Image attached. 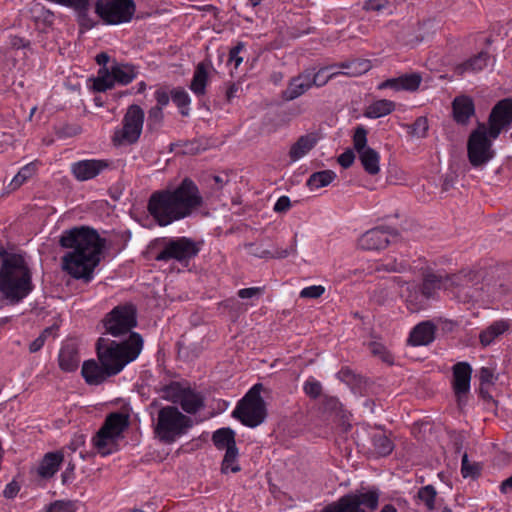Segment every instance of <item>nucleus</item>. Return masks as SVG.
Returning <instances> with one entry per match:
<instances>
[{
    "instance_id": "obj_53",
    "label": "nucleus",
    "mask_w": 512,
    "mask_h": 512,
    "mask_svg": "<svg viewBox=\"0 0 512 512\" xmlns=\"http://www.w3.org/2000/svg\"><path fill=\"white\" fill-rule=\"evenodd\" d=\"M325 292V287L322 285H312L305 287L300 291V297L306 299L320 298Z\"/></svg>"
},
{
    "instance_id": "obj_41",
    "label": "nucleus",
    "mask_w": 512,
    "mask_h": 512,
    "mask_svg": "<svg viewBox=\"0 0 512 512\" xmlns=\"http://www.w3.org/2000/svg\"><path fill=\"white\" fill-rule=\"evenodd\" d=\"M334 67H336V65H332V66H326V67H322L320 68L318 71H315L314 69H310V82H311V86H316V87H322L324 85H326L329 80H331L332 78H334L335 76L339 75L340 72H331L330 74H325L326 72H328L329 70L333 69Z\"/></svg>"
},
{
    "instance_id": "obj_6",
    "label": "nucleus",
    "mask_w": 512,
    "mask_h": 512,
    "mask_svg": "<svg viewBox=\"0 0 512 512\" xmlns=\"http://www.w3.org/2000/svg\"><path fill=\"white\" fill-rule=\"evenodd\" d=\"M192 426L193 420L176 406H164L157 412L154 433L160 441L170 444L185 435Z\"/></svg>"
},
{
    "instance_id": "obj_52",
    "label": "nucleus",
    "mask_w": 512,
    "mask_h": 512,
    "mask_svg": "<svg viewBox=\"0 0 512 512\" xmlns=\"http://www.w3.org/2000/svg\"><path fill=\"white\" fill-rule=\"evenodd\" d=\"M304 392L309 397L316 399L318 398L322 393V385L319 381L314 379H308L304 384Z\"/></svg>"
},
{
    "instance_id": "obj_31",
    "label": "nucleus",
    "mask_w": 512,
    "mask_h": 512,
    "mask_svg": "<svg viewBox=\"0 0 512 512\" xmlns=\"http://www.w3.org/2000/svg\"><path fill=\"white\" fill-rule=\"evenodd\" d=\"M209 66V63L200 62L195 68L189 88L196 96H203L206 93Z\"/></svg>"
},
{
    "instance_id": "obj_54",
    "label": "nucleus",
    "mask_w": 512,
    "mask_h": 512,
    "mask_svg": "<svg viewBox=\"0 0 512 512\" xmlns=\"http://www.w3.org/2000/svg\"><path fill=\"white\" fill-rule=\"evenodd\" d=\"M461 473L464 478L474 477L478 474V467L474 464H470L467 453H464L462 456Z\"/></svg>"
},
{
    "instance_id": "obj_7",
    "label": "nucleus",
    "mask_w": 512,
    "mask_h": 512,
    "mask_svg": "<svg viewBox=\"0 0 512 512\" xmlns=\"http://www.w3.org/2000/svg\"><path fill=\"white\" fill-rule=\"evenodd\" d=\"M154 246L158 249L154 256L156 261L168 262L174 260L185 265L195 258L201 249L198 242L185 236L158 238L155 240Z\"/></svg>"
},
{
    "instance_id": "obj_62",
    "label": "nucleus",
    "mask_w": 512,
    "mask_h": 512,
    "mask_svg": "<svg viewBox=\"0 0 512 512\" xmlns=\"http://www.w3.org/2000/svg\"><path fill=\"white\" fill-rule=\"evenodd\" d=\"M261 292V288L259 287H250L243 288L238 291V296L242 299L252 298L253 296L259 294Z\"/></svg>"
},
{
    "instance_id": "obj_42",
    "label": "nucleus",
    "mask_w": 512,
    "mask_h": 512,
    "mask_svg": "<svg viewBox=\"0 0 512 512\" xmlns=\"http://www.w3.org/2000/svg\"><path fill=\"white\" fill-rule=\"evenodd\" d=\"M188 388V385H183L179 382H171L163 388V398L174 404H178L181 402V399Z\"/></svg>"
},
{
    "instance_id": "obj_29",
    "label": "nucleus",
    "mask_w": 512,
    "mask_h": 512,
    "mask_svg": "<svg viewBox=\"0 0 512 512\" xmlns=\"http://www.w3.org/2000/svg\"><path fill=\"white\" fill-rule=\"evenodd\" d=\"M490 60V55L486 51H481L473 57L467 59L461 64L457 65L455 68V72L458 75H463L467 72L476 73L482 71L485 67H487Z\"/></svg>"
},
{
    "instance_id": "obj_16",
    "label": "nucleus",
    "mask_w": 512,
    "mask_h": 512,
    "mask_svg": "<svg viewBox=\"0 0 512 512\" xmlns=\"http://www.w3.org/2000/svg\"><path fill=\"white\" fill-rule=\"evenodd\" d=\"M398 237V233L388 227H375L365 232L358 240L363 250H380L386 248L391 240Z\"/></svg>"
},
{
    "instance_id": "obj_51",
    "label": "nucleus",
    "mask_w": 512,
    "mask_h": 512,
    "mask_svg": "<svg viewBox=\"0 0 512 512\" xmlns=\"http://www.w3.org/2000/svg\"><path fill=\"white\" fill-rule=\"evenodd\" d=\"M163 118V109L154 106L148 112L147 126L149 129H157L160 127Z\"/></svg>"
},
{
    "instance_id": "obj_4",
    "label": "nucleus",
    "mask_w": 512,
    "mask_h": 512,
    "mask_svg": "<svg viewBox=\"0 0 512 512\" xmlns=\"http://www.w3.org/2000/svg\"><path fill=\"white\" fill-rule=\"evenodd\" d=\"M33 289L32 272L25 258L20 254H7L0 266V300L16 305Z\"/></svg>"
},
{
    "instance_id": "obj_3",
    "label": "nucleus",
    "mask_w": 512,
    "mask_h": 512,
    "mask_svg": "<svg viewBox=\"0 0 512 512\" xmlns=\"http://www.w3.org/2000/svg\"><path fill=\"white\" fill-rule=\"evenodd\" d=\"M511 124L512 99H503L492 108L488 127L484 123H478L477 128L469 136L467 154L472 166H483L494 157L491 139H496L501 131Z\"/></svg>"
},
{
    "instance_id": "obj_1",
    "label": "nucleus",
    "mask_w": 512,
    "mask_h": 512,
    "mask_svg": "<svg viewBox=\"0 0 512 512\" xmlns=\"http://www.w3.org/2000/svg\"><path fill=\"white\" fill-rule=\"evenodd\" d=\"M59 245L70 250L62 257L63 270L75 279L90 282L104 248V240L97 231L84 226L65 230Z\"/></svg>"
},
{
    "instance_id": "obj_23",
    "label": "nucleus",
    "mask_w": 512,
    "mask_h": 512,
    "mask_svg": "<svg viewBox=\"0 0 512 512\" xmlns=\"http://www.w3.org/2000/svg\"><path fill=\"white\" fill-rule=\"evenodd\" d=\"M437 327L431 321H423L417 324L410 332L407 340L411 346H426L435 339Z\"/></svg>"
},
{
    "instance_id": "obj_45",
    "label": "nucleus",
    "mask_w": 512,
    "mask_h": 512,
    "mask_svg": "<svg viewBox=\"0 0 512 512\" xmlns=\"http://www.w3.org/2000/svg\"><path fill=\"white\" fill-rule=\"evenodd\" d=\"M36 172V164L31 162L22 167L19 172L14 176L9 184L11 190L19 188L26 180L31 178Z\"/></svg>"
},
{
    "instance_id": "obj_43",
    "label": "nucleus",
    "mask_w": 512,
    "mask_h": 512,
    "mask_svg": "<svg viewBox=\"0 0 512 512\" xmlns=\"http://www.w3.org/2000/svg\"><path fill=\"white\" fill-rule=\"evenodd\" d=\"M336 66L339 68H342V69H347L346 72H340V74H345V75L353 76V77L359 76L363 73H366L371 68L370 62L366 61V60H363V61L355 60L352 62H342L340 64H337Z\"/></svg>"
},
{
    "instance_id": "obj_59",
    "label": "nucleus",
    "mask_w": 512,
    "mask_h": 512,
    "mask_svg": "<svg viewBox=\"0 0 512 512\" xmlns=\"http://www.w3.org/2000/svg\"><path fill=\"white\" fill-rule=\"evenodd\" d=\"M170 97L171 96H169L168 92L162 89H158L155 92V99L157 101V105L155 107H160L161 109H163V107L169 104Z\"/></svg>"
},
{
    "instance_id": "obj_14",
    "label": "nucleus",
    "mask_w": 512,
    "mask_h": 512,
    "mask_svg": "<svg viewBox=\"0 0 512 512\" xmlns=\"http://www.w3.org/2000/svg\"><path fill=\"white\" fill-rule=\"evenodd\" d=\"M103 325L108 334L120 337L128 333L137 325V311L133 304L118 305L103 319Z\"/></svg>"
},
{
    "instance_id": "obj_10",
    "label": "nucleus",
    "mask_w": 512,
    "mask_h": 512,
    "mask_svg": "<svg viewBox=\"0 0 512 512\" xmlns=\"http://www.w3.org/2000/svg\"><path fill=\"white\" fill-rule=\"evenodd\" d=\"M138 73L137 67L133 64L114 62L110 68L99 69L93 81V88L97 92H105L112 89L116 83L128 85L138 76Z\"/></svg>"
},
{
    "instance_id": "obj_36",
    "label": "nucleus",
    "mask_w": 512,
    "mask_h": 512,
    "mask_svg": "<svg viewBox=\"0 0 512 512\" xmlns=\"http://www.w3.org/2000/svg\"><path fill=\"white\" fill-rule=\"evenodd\" d=\"M509 328L508 322L504 320L495 321L480 333V342L483 346L490 345L495 338L502 335Z\"/></svg>"
},
{
    "instance_id": "obj_38",
    "label": "nucleus",
    "mask_w": 512,
    "mask_h": 512,
    "mask_svg": "<svg viewBox=\"0 0 512 512\" xmlns=\"http://www.w3.org/2000/svg\"><path fill=\"white\" fill-rule=\"evenodd\" d=\"M394 108V102L387 99H381L370 104L366 108L364 115L367 118L376 119L390 114Z\"/></svg>"
},
{
    "instance_id": "obj_30",
    "label": "nucleus",
    "mask_w": 512,
    "mask_h": 512,
    "mask_svg": "<svg viewBox=\"0 0 512 512\" xmlns=\"http://www.w3.org/2000/svg\"><path fill=\"white\" fill-rule=\"evenodd\" d=\"M64 459L61 451L49 452L45 454L38 467V474L43 478L52 477L59 469Z\"/></svg>"
},
{
    "instance_id": "obj_28",
    "label": "nucleus",
    "mask_w": 512,
    "mask_h": 512,
    "mask_svg": "<svg viewBox=\"0 0 512 512\" xmlns=\"http://www.w3.org/2000/svg\"><path fill=\"white\" fill-rule=\"evenodd\" d=\"M317 144V137L310 133L300 136L289 150V158L296 162L307 155Z\"/></svg>"
},
{
    "instance_id": "obj_63",
    "label": "nucleus",
    "mask_w": 512,
    "mask_h": 512,
    "mask_svg": "<svg viewBox=\"0 0 512 512\" xmlns=\"http://www.w3.org/2000/svg\"><path fill=\"white\" fill-rule=\"evenodd\" d=\"M74 469L75 465L73 463H68L65 471L62 473V482L68 483L71 482L74 479Z\"/></svg>"
},
{
    "instance_id": "obj_22",
    "label": "nucleus",
    "mask_w": 512,
    "mask_h": 512,
    "mask_svg": "<svg viewBox=\"0 0 512 512\" xmlns=\"http://www.w3.org/2000/svg\"><path fill=\"white\" fill-rule=\"evenodd\" d=\"M310 69L289 80L287 88L282 92V98L286 101H292L305 94L312 86L310 82Z\"/></svg>"
},
{
    "instance_id": "obj_37",
    "label": "nucleus",
    "mask_w": 512,
    "mask_h": 512,
    "mask_svg": "<svg viewBox=\"0 0 512 512\" xmlns=\"http://www.w3.org/2000/svg\"><path fill=\"white\" fill-rule=\"evenodd\" d=\"M371 441L373 450L378 456H387L394 449L392 440L382 431L373 433L371 435Z\"/></svg>"
},
{
    "instance_id": "obj_11",
    "label": "nucleus",
    "mask_w": 512,
    "mask_h": 512,
    "mask_svg": "<svg viewBox=\"0 0 512 512\" xmlns=\"http://www.w3.org/2000/svg\"><path fill=\"white\" fill-rule=\"evenodd\" d=\"M378 502L377 491L356 492L342 496L325 506L320 512H374Z\"/></svg>"
},
{
    "instance_id": "obj_60",
    "label": "nucleus",
    "mask_w": 512,
    "mask_h": 512,
    "mask_svg": "<svg viewBox=\"0 0 512 512\" xmlns=\"http://www.w3.org/2000/svg\"><path fill=\"white\" fill-rule=\"evenodd\" d=\"M291 207V201L288 196H281L274 205L275 212H286Z\"/></svg>"
},
{
    "instance_id": "obj_13",
    "label": "nucleus",
    "mask_w": 512,
    "mask_h": 512,
    "mask_svg": "<svg viewBox=\"0 0 512 512\" xmlns=\"http://www.w3.org/2000/svg\"><path fill=\"white\" fill-rule=\"evenodd\" d=\"M136 12L134 0H96L95 13L107 25L129 23Z\"/></svg>"
},
{
    "instance_id": "obj_46",
    "label": "nucleus",
    "mask_w": 512,
    "mask_h": 512,
    "mask_svg": "<svg viewBox=\"0 0 512 512\" xmlns=\"http://www.w3.org/2000/svg\"><path fill=\"white\" fill-rule=\"evenodd\" d=\"M238 458V449L237 447L230 448L225 452L222 465H221V471L222 473H228V472H239L240 466L237 461Z\"/></svg>"
},
{
    "instance_id": "obj_19",
    "label": "nucleus",
    "mask_w": 512,
    "mask_h": 512,
    "mask_svg": "<svg viewBox=\"0 0 512 512\" xmlns=\"http://www.w3.org/2000/svg\"><path fill=\"white\" fill-rule=\"evenodd\" d=\"M399 294L405 299L407 308L411 312H418L426 306L427 299L425 298L420 284L416 282H403L401 280Z\"/></svg>"
},
{
    "instance_id": "obj_61",
    "label": "nucleus",
    "mask_w": 512,
    "mask_h": 512,
    "mask_svg": "<svg viewBox=\"0 0 512 512\" xmlns=\"http://www.w3.org/2000/svg\"><path fill=\"white\" fill-rule=\"evenodd\" d=\"M370 350L372 354L382 357L385 361L388 360V354L382 344L373 342L370 344Z\"/></svg>"
},
{
    "instance_id": "obj_40",
    "label": "nucleus",
    "mask_w": 512,
    "mask_h": 512,
    "mask_svg": "<svg viewBox=\"0 0 512 512\" xmlns=\"http://www.w3.org/2000/svg\"><path fill=\"white\" fill-rule=\"evenodd\" d=\"M247 247L250 249V253L256 257L281 259V258L288 257L290 254L296 253V238L293 239V242L289 248L282 249V250H276L274 253H272L269 250H259V249L253 250V247H254L253 244H248Z\"/></svg>"
},
{
    "instance_id": "obj_57",
    "label": "nucleus",
    "mask_w": 512,
    "mask_h": 512,
    "mask_svg": "<svg viewBox=\"0 0 512 512\" xmlns=\"http://www.w3.org/2000/svg\"><path fill=\"white\" fill-rule=\"evenodd\" d=\"M388 6L387 0H368L364 4V9L367 11H381Z\"/></svg>"
},
{
    "instance_id": "obj_50",
    "label": "nucleus",
    "mask_w": 512,
    "mask_h": 512,
    "mask_svg": "<svg viewBox=\"0 0 512 512\" xmlns=\"http://www.w3.org/2000/svg\"><path fill=\"white\" fill-rule=\"evenodd\" d=\"M353 146L357 153L370 148L367 146V130L363 126H358L353 135Z\"/></svg>"
},
{
    "instance_id": "obj_55",
    "label": "nucleus",
    "mask_w": 512,
    "mask_h": 512,
    "mask_svg": "<svg viewBox=\"0 0 512 512\" xmlns=\"http://www.w3.org/2000/svg\"><path fill=\"white\" fill-rule=\"evenodd\" d=\"M244 49V43L238 42L236 46L229 51V62H234L235 68H237L243 61V58L239 56L240 52Z\"/></svg>"
},
{
    "instance_id": "obj_39",
    "label": "nucleus",
    "mask_w": 512,
    "mask_h": 512,
    "mask_svg": "<svg viewBox=\"0 0 512 512\" xmlns=\"http://www.w3.org/2000/svg\"><path fill=\"white\" fill-rule=\"evenodd\" d=\"M335 178L336 174L332 170L318 171L310 175L307 186L310 190L319 189L328 186Z\"/></svg>"
},
{
    "instance_id": "obj_25",
    "label": "nucleus",
    "mask_w": 512,
    "mask_h": 512,
    "mask_svg": "<svg viewBox=\"0 0 512 512\" xmlns=\"http://www.w3.org/2000/svg\"><path fill=\"white\" fill-rule=\"evenodd\" d=\"M453 119L461 125H466L475 114V105L471 97L457 96L452 102Z\"/></svg>"
},
{
    "instance_id": "obj_2",
    "label": "nucleus",
    "mask_w": 512,
    "mask_h": 512,
    "mask_svg": "<svg viewBox=\"0 0 512 512\" xmlns=\"http://www.w3.org/2000/svg\"><path fill=\"white\" fill-rule=\"evenodd\" d=\"M197 185L185 178L173 189L157 190L151 194L147 210L159 226H168L184 219L202 205Z\"/></svg>"
},
{
    "instance_id": "obj_48",
    "label": "nucleus",
    "mask_w": 512,
    "mask_h": 512,
    "mask_svg": "<svg viewBox=\"0 0 512 512\" xmlns=\"http://www.w3.org/2000/svg\"><path fill=\"white\" fill-rule=\"evenodd\" d=\"M406 127L411 136L425 138L429 130L428 119L420 116L412 124L406 125Z\"/></svg>"
},
{
    "instance_id": "obj_44",
    "label": "nucleus",
    "mask_w": 512,
    "mask_h": 512,
    "mask_svg": "<svg viewBox=\"0 0 512 512\" xmlns=\"http://www.w3.org/2000/svg\"><path fill=\"white\" fill-rule=\"evenodd\" d=\"M171 99L179 108L182 116L189 115V105L191 99L189 94L183 88H176L171 91Z\"/></svg>"
},
{
    "instance_id": "obj_34",
    "label": "nucleus",
    "mask_w": 512,
    "mask_h": 512,
    "mask_svg": "<svg viewBox=\"0 0 512 512\" xmlns=\"http://www.w3.org/2000/svg\"><path fill=\"white\" fill-rule=\"evenodd\" d=\"M178 404L186 413L195 414L204 406V401L199 393L189 387Z\"/></svg>"
},
{
    "instance_id": "obj_17",
    "label": "nucleus",
    "mask_w": 512,
    "mask_h": 512,
    "mask_svg": "<svg viewBox=\"0 0 512 512\" xmlns=\"http://www.w3.org/2000/svg\"><path fill=\"white\" fill-rule=\"evenodd\" d=\"M110 166L111 161L107 159H84L72 163L71 173L76 180L84 182L96 178Z\"/></svg>"
},
{
    "instance_id": "obj_12",
    "label": "nucleus",
    "mask_w": 512,
    "mask_h": 512,
    "mask_svg": "<svg viewBox=\"0 0 512 512\" xmlns=\"http://www.w3.org/2000/svg\"><path fill=\"white\" fill-rule=\"evenodd\" d=\"M448 288L457 289V297L463 302L484 301L486 298H494L495 295L488 288L486 291L483 286L474 288L473 291H467V288H473L472 284H479V275L473 271H461L457 274L446 275Z\"/></svg>"
},
{
    "instance_id": "obj_33",
    "label": "nucleus",
    "mask_w": 512,
    "mask_h": 512,
    "mask_svg": "<svg viewBox=\"0 0 512 512\" xmlns=\"http://www.w3.org/2000/svg\"><path fill=\"white\" fill-rule=\"evenodd\" d=\"M359 160L364 170L370 175H376L380 171V156L373 148L365 149L358 153Z\"/></svg>"
},
{
    "instance_id": "obj_9",
    "label": "nucleus",
    "mask_w": 512,
    "mask_h": 512,
    "mask_svg": "<svg viewBox=\"0 0 512 512\" xmlns=\"http://www.w3.org/2000/svg\"><path fill=\"white\" fill-rule=\"evenodd\" d=\"M128 425V415L119 412L109 414L93 438V445L98 453L103 456L113 453L116 450L117 439Z\"/></svg>"
},
{
    "instance_id": "obj_20",
    "label": "nucleus",
    "mask_w": 512,
    "mask_h": 512,
    "mask_svg": "<svg viewBox=\"0 0 512 512\" xmlns=\"http://www.w3.org/2000/svg\"><path fill=\"white\" fill-rule=\"evenodd\" d=\"M81 375L88 385H100L108 378L114 376L110 374V370H108L107 366L102 365L94 359L83 362Z\"/></svg>"
},
{
    "instance_id": "obj_15",
    "label": "nucleus",
    "mask_w": 512,
    "mask_h": 512,
    "mask_svg": "<svg viewBox=\"0 0 512 512\" xmlns=\"http://www.w3.org/2000/svg\"><path fill=\"white\" fill-rule=\"evenodd\" d=\"M144 111L136 105H130L122 120V128L115 130L113 142L117 145H131L138 141L142 133Z\"/></svg>"
},
{
    "instance_id": "obj_32",
    "label": "nucleus",
    "mask_w": 512,
    "mask_h": 512,
    "mask_svg": "<svg viewBox=\"0 0 512 512\" xmlns=\"http://www.w3.org/2000/svg\"><path fill=\"white\" fill-rule=\"evenodd\" d=\"M420 288L428 300L434 296L436 290L441 288L448 289L446 277L438 274H427Z\"/></svg>"
},
{
    "instance_id": "obj_35",
    "label": "nucleus",
    "mask_w": 512,
    "mask_h": 512,
    "mask_svg": "<svg viewBox=\"0 0 512 512\" xmlns=\"http://www.w3.org/2000/svg\"><path fill=\"white\" fill-rule=\"evenodd\" d=\"M212 441L219 450L236 447L235 432L231 428H220L212 435Z\"/></svg>"
},
{
    "instance_id": "obj_8",
    "label": "nucleus",
    "mask_w": 512,
    "mask_h": 512,
    "mask_svg": "<svg viewBox=\"0 0 512 512\" xmlns=\"http://www.w3.org/2000/svg\"><path fill=\"white\" fill-rule=\"evenodd\" d=\"M262 384H255L247 394L239 401L232 416L243 425L255 428L264 422L266 418V404L261 397Z\"/></svg>"
},
{
    "instance_id": "obj_27",
    "label": "nucleus",
    "mask_w": 512,
    "mask_h": 512,
    "mask_svg": "<svg viewBox=\"0 0 512 512\" xmlns=\"http://www.w3.org/2000/svg\"><path fill=\"white\" fill-rule=\"evenodd\" d=\"M31 19L35 23L37 29L41 32H47L53 27L55 15L43 5L37 3L30 9Z\"/></svg>"
},
{
    "instance_id": "obj_24",
    "label": "nucleus",
    "mask_w": 512,
    "mask_h": 512,
    "mask_svg": "<svg viewBox=\"0 0 512 512\" xmlns=\"http://www.w3.org/2000/svg\"><path fill=\"white\" fill-rule=\"evenodd\" d=\"M59 367L64 372H74L79 367L80 356L78 346L69 341L63 344L58 356Z\"/></svg>"
},
{
    "instance_id": "obj_47",
    "label": "nucleus",
    "mask_w": 512,
    "mask_h": 512,
    "mask_svg": "<svg viewBox=\"0 0 512 512\" xmlns=\"http://www.w3.org/2000/svg\"><path fill=\"white\" fill-rule=\"evenodd\" d=\"M436 496L437 492L432 485L421 487L417 492V498L425 504L428 511L434 510Z\"/></svg>"
},
{
    "instance_id": "obj_21",
    "label": "nucleus",
    "mask_w": 512,
    "mask_h": 512,
    "mask_svg": "<svg viewBox=\"0 0 512 512\" xmlns=\"http://www.w3.org/2000/svg\"><path fill=\"white\" fill-rule=\"evenodd\" d=\"M422 82L419 73L403 74L396 78H390L378 85L379 90L392 89L394 91H416Z\"/></svg>"
},
{
    "instance_id": "obj_49",
    "label": "nucleus",
    "mask_w": 512,
    "mask_h": 512,
    "mask_svg": "<svg viewBox=\"0 0 512 512\" xmlns=\"http://www.w3.org/2000/svg\"><path fill=\"white\" fill-rule=\"evenodd\" d=\"M77 505L72 500H57L45 507L43 512H76Z\"/></svg>"
},
{
    "instance_id": "obj_64",
    "label": "nucleus",
    "mask_w": 512,
    "mask_h": 512,
    "mask_svg": "<svg viewBox=\"0 0 512 512\" xmlns=\"http://www.w3.org/2000/svg\"><path fill=\"white\" fill-rule=\"evenodd\" d=\"M45 343L44 335H39L35 340H33L29 345V351L31 353H35L39 351Z\"/></svg>"
},
{
    "instance_id": "obj_26",
    "label": "nucleus",
    "mask_w": 512,
    "mask_h": 512,
    "mask_svg": "<svg viewBox=\"0 0 512 512\" xmlns=\"http://www.w3.org/2000/svg\"><path fill=\"white\" fill-rule=\"evenodd\" d=\"M401 278L394 277L378 284L371 292V300L379 305H384L392 300L400 287Z\"/></svg>"
},
{
    "instance_id": "obj_56",
    "label": "nucleus",
    "mask_w": 512,
    "mask_h": 512,
    "mask_svg": "<svg viewBox=\"0 0 512 512\" xmlns=\"http://www.w3.org/2000/svg\"><path fill=\"white\" fill-rule=\"evenodd\" d=\"M355 160V154L353 150L347 149L338 157V163L343 168H349Z\"/></svg>"
},
{
    "instance_id": "obj_5",
    "label": "nucleus",
    "mask_w": 512,
    "mask_h": 512,
    "mask_svg": "<svg viewBox=\"0 0 512 512\" xmlns=\"http://www.w3.org/2000/svg\"><path fill=\"white\" fill-rule=\"evenodd\" d=\"M143 349V338L139 333H131L127 340L117 342L100 337L96 342L98 361L108 367L110 374H119L124 367L134 361Z\"/></svg>"
},
{
    "instance_id": "obj_58",
    "label": "nucleus",
    "mask_w": 512,
    "mask_h": 512,
    "mask_svg": "<svg viewBox=\"0 0 512 512\" xmlns=\"http://www.w3.org/2000/svg\"><path fill=\"white\" fill-rule=\"evenodd\" d=\"M479 379L481 384H493L494 383V373L490 368L482 367L479 371Z\"/></svg>"
},
{
    "instance_id": "obj_18",
    "label": "nucleus",
    "mask_w": 512,
    "mask_h": 512,
    "mask_svg": "<svg viewBox=\"0 0 512 512\" xmlns=\"http://www.w3.org/2000/svg\"><path fill=\"white\" fill-rule=\"evenodd\" d=\"M472 368L467 362H458L453 366V390L460 408L467 403L466 395L470 390Z\"/></svg>"
}]
</instances>
